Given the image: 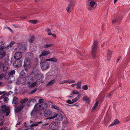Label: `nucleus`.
Returning a JSON list of instances; mask_svg holds the SVG:
<instances>
[{"instance_id": "1", "label": "nucleus", "mask_w": 130, "mask_h": 130, "mask_svg": "<svg viewBox=\"0 0 130 130\" xmlns=\"http://www.w3.org/2000/svg\"><path fill=\"white\" fill-rule=\"evenodd\" d=\"M10 107L4 105H2L0 110V114H2L4 113H6L5 116H8L10 114Z\"/></svg>"}, {"instance_id": "2", "label": "nucleus", "mask_w": 130, "mask_h": 130, "mask_svg": "<svg viewBox=\"0 0 130 130\" xmlns=\"http://www.w3.org/2000/svg\"><path fill=\"white\" fill-rule=\"evenodd\" d=\"M27 79H28L26 83L27 84L29 88H33L35 87L37 84V82H34V79L31 76L30 77L28 76L27 77Z\"/></svg>"}, {"instance_id": "3", "label": "nucleus", "mask_w": 130, "mask_h": 130, "mask_svg": "<svg viewBox=\"0 0 130 130\" xmlns=\"http://www.w3.org/2000/svg\"><path fill=\"white\" fill-rule=\"evenodd\" d=\"M47 61L45 60L44 62H40V67L42 70H46L49 67V64Z\"/></svg>"}, {"instance_id": "4", "label": "nucleus", "mask_w": 130, "mask_h": 130, "mask_svg": "<svg viewBox=\"0 0 130 130\" xmlns=\"http://www.w3.org/2000/svg\"><path fill=\"white\" fill-rule=\"evenodd\" d=\"M97 44V41H95L92 46V56L93 57H95V52L98 47Z\"/></svg>"}, {"instance_id": "5", "label": "nucleus", "mask_w": 130, "mask_h": 130, "mask_svg": "<svg viewBox=\"0 0 130 130\" xmlns=\"http://www.w3.org/2000/svg\"><path fill=\"white\" fill-rule=\"evenodd\" d=\"M22 61L20 59H17L13 63V66L16 68L20 67L22 65Z\"/></svg>"}, {"instance_id": "6", "label": "nucleus", "mask_w": 130, "mask_h": 130, "mask_svg": "<svg viewBox=\"0 0 130 130\" xmlns=\"http://www.w3.org/2000/svg\"><path fill=\"white\" fill-rule=\"evenodd\" d=\"M74 3L72 1H70V4L66 8V10L68 12L70 13L72 9H73L74 6Z\"/></svg>"}, {"instance_id": "7", "label": "nucleus", "mask_w": 130, "mask_h": 130, "mask_svg": "<svg viewBox=\"0 0 130 130\" xmlns=\"http://www.w3.org/2000/svg\"><path fill=\"white\" fill-rule=\"evenodd\" d=\"M18 48L19 50L21 51L23 53L25 52L27 49L26 46L25 45L21 44H18Z\"/></svg>"}, {"instance_id": "8", "label": "nucleus", "mask_w": 130, "mask_h": 130, "mask_svg": "<svg viewBox=\"0 0 130 130\" xmlns=\"http://www.w3.org/2000/svg\"><path fill=\"white\" fill-rule=\"evenodd\" d=\"M24 67H29L31 66L30 61L28 58L25 59L24 60Z\"/></svg>"}, {"instance_id": "9", "label": "nucleus", "mask_w": 130, "mask_h": 130, "mask_svg": "<svg viewBox=\"0 0 130 130\" xmlns=\"http://www.w3.org/2000/svg\"><path fill=\"white\" fill-rule=\"evenodd\" d=\"M22 56V52H16L15 54L14 58L16 59H21Z\"/></svg>"}, {"instance_id": "10", "label": "nucleus", "mask_w": 130, "mask_h": 130, "mask_svg": "<svg viewBox=\"0 0 130 130\" xmlns=\"http://www.w3.org/2000/svg\"><path fill=\"white\" fill-rule=\"evenodd\" d=\"M52 111L50 109H46L45 110L44 115L45 117H49L52 115Z\"/></svg>"}, {"instance_id": "11", "label": "nucleus", "mask_w": 130, "mask_h": 130, "mask_svg": "<svg viewBox=\"0 0 130 130\" xmlns=\"http://www.w3.org/2000/svg\"><path fill=\"white\" fill-rule=\"evenodd\" d=\"M50 53V52L48 51H46L43 52L42 53L39 55V58L41 60V61H42V60L43 59V57L42 56H46L49 54Z\"/></svg>"}, {"instance_id": "12", "label": "nucleus", "mask_w": 130, "mask_h": 130, "mask_svg": "<svg viewBox=\"0 0 130 130\" xmlns=\"http://www.w3.org/2000/svg\"><path fill=\"white\" fill-rule=\"evenodd\" d=\"M6 55V52L5 50L4 47H1L0 48V55H2L3 56H5Z\"/></svg>"}, {"instance_id": "13", "label": "nucleus", "mask_w": 130, "mask_h": 130, "mask_svg": "<svg viewBox=\"0 0 130 130\" xmlns=\"http://www.w3.org/2000/svg\"><path fill=\"white\" fill-rule=\"evenodd\" d=\"M42 123V122H37L33 124L30 125V127L29 128H28V130H34V128L31 127L32 126H37L38 125V124L40 123Z\"/></svg>"}, {"instance_id": "14", "label": "nucleus", "mask_w": 130, "mask_h": 130, "mask_svg": "<svg viewBox=\"0 0 130 130\" xmlns=\"http://www.w3.org/2000/svg\"><path fill=\"white\" fill-rule=\"evenodd\" d=\"M24 107V105H21L15 108V110L16 112L17 113L20 112L22 110Z\"/></svg>"}, {"instance_id": "15", "label": "nucleus", "mask_w": 130, "mask_h": 130, "mask_svg": "<svg viewBox=\"0 0 130 130\" xmlns=\"http://www.w3.org/2000/svg\"><path fill=\"white\" fill-rule=\"evenodd\" d=\"M4 78L5 79L7 80L10 79L12 78L8 73V71L6 72L4 74Z\"/></svg>"}, {"instance_id": "16", "label": "nucleus", "mask_w": 130, "mask_h": 130, "mask_svg": "<svg viewBox=\"0 0 130 130\" xmlns=\"http://www.w3.org/2000/svg\"><path fill=\"white\" fill-rule=\"evenodd\" d=\"M119 123V121L117 119H116L113 122L111 123L109 126L116 125L118 124Z\"/></svg>"}, {"instance_id": "17", "label": "nucleus", "mask_w": 130, "mask_h": 130, "mask_svg": "<svg viewBox=\"0 0 130 130\" xmlns=\"http://www.w3.org/2000/svg\"><path fill=\"white\" fill-rule=\"evenodd\" d=\"M8 73L10 75V76L13 79V80H14V77L13 76V75L15 74V71L14 70H13L10 71L9 72L8 71Z\"/></svg>"}, {"instance_id": "18", "label": "nucleus", "mask_w": 130, "mask_h": 130, "mask_svg": "<svg viewBox=\"0 0 130 130\" xmlns=\"http://www.w3.org/2000/svg\"><path fill=\"white\" fill-rule=\"evenodd\" d=\"M58 115V113L56 112H54L52 116L51 117H49L47 118V119H53L56 117Z\"/></svg>"}, {"instance_id": "19", "label": "nucleus", "mask_w": 130, "mask_h": 130, "mask_svg": "<svg viewBox=\"0 0 130 130\" xmlns=\"http://www.w3.org/2000/svg\"><path fill=\"white\" fill-rule=\"evenodd\" d=\"M28 74H26V72L24 70H23L21 72V75L20 77L21 78H23L25 76L27 75Z\"/></svg>"}, {"instance_id": "20", "label": "nucleus", "mask_w": 130, "mask_h": 130, "mask_svg": "<svg viewBox=\"0 0 130 130\" xmlns=\"http://www.w3.org/2000/svg\"><path fill=\"white\" fill-rule=\"evenodd\" d=\"M46 61H51L54 62H57L58 60L55 57H53L51 58L47 59H46Z\"/></svg>"}, {"instance_id": "21", "label": "nucleus", "mask_w": 130, "mask_h": 130, "mask_svg": "<svg viewBox=\"0 0 130 130\" xmlns=\"http://www.w3.org/2000/svg\"><path fill=\"white\" fill-rule=\"evenodd\" d=\"M82 82L81 81H80L78 82H77V83L76 84V85L77 86L76 87V88L77 89H80L81 88V85Z\"/></svg>"}, {"instance_id": "22", "label": "nucleus", "mask_w": 130, "mask_h": 130, "mask_svg": "<svg viewBox=\"0 0 130 130\" xmlns=\"http://www.w3.org/2000/svg\"><path fill=\"white\" fill-rule=\"evenodd\" d=\"M55 79H53L48 82L46 85L47 86H51L55 82Z\"/></svg>"}, {"instance_id": "23", "label": "nucleus", "mask_w": 130, "mask_h": 130, "mask_svg": "<svg viewBox=\"0 0 130 130\" xmlns=\"http://www.w3.org/2000/svg\"><path fill=\"white\" fill-rule=\"evenodd\" d=\"M81 95H78L77 97H76L74 99H72V101L74 103V102H76L80 98Z\"/></svg>"}, {"instance_id": "24", "label": "nucleus", "mask_w": 130, "mask_h": 130, "mask_svg": "<svg viewBox=\"0 0 130 130\" xmlns=\"http://www.w3.org/2000/svg\"><path fill=\"white\" fill-rule=\"evenodd\" d=\"M83 100L86 102H89L90 101L89 98H88L86 96H85L83 97Z\"/></svg>"}, {"instance_id": "25", "label": "nucleus", "mask_w": 130, "mask_h": 130, "mask_svg": "<svg viewBox=\"0 0 130 130\" xmlns=\"http://www.w3.org/2000/svg\"><path fill=\"white\" fill-rule=\"evenodd\" d=\"M112 54V52L110 51L109 50H108V52H107V58L108 60H109L110 59V57L109 56Z\"/></svg>"}, {"instance_id": "26", "label": "nucleus", "mask_w": 130, "mask_h": 130, "mask_svg": "<svg viewBox=\"0 0 130 130\" xmlns=\"http://www.w3.org/2000/svg\"><path fill=\"white\" fill-rule=\"evenodd\" d=\"M55 124L54 123H51L49 126V127L50 129H54L55 128Z\"/></svg>"}, {"instance_id": "27", "label": "nucleus", "mask_w": 130, "mask_h": 130, "mask_svg": "<svg viewBox=\"0 0 130 130\" xmlns=\"http://www.w3.org/2000/svg\"><path fill=\"white\" fill-rule=\"evenodd\" d=\"M37 105H38V103H36L34 107V109L35 110L37 111L40 109V108L37 106Z\"/></svg>"}, {"instance_id": "28", "label": "nucleus", "mask_w": 130, "mask_h": 130, "mask_svg": "<svg viewBox=\"0 0 130 130\" xmlns=\"http://www.w3.org/2000/svg\"><path fill=\"white\" fill-rule=\"evenodd\" d=\"M35 37L34 36H32L29 39V42L30 43L33 42L34 40Z\"/></svg>"}, {"instance_id": "29", "label": "nucleus", "mask_w": 130, "mask_h": 130, "mask_svg": "<svg viewBox=\"0 0 130 130\" xmlns=\"http://www.w3.org/2000/svg\"><path fill=\"white\" fill-rule=\"evenodd\" d=\"M37 111L35 110H32L31 113V116H35L37 114Z\"/></svg>"}, {"instance_id": "30", "label": "nucleus", "mask_w": 130, "mask_h": 130, "mask_svg": "<svg viewBox=\"0 0 130 130\" xmlns=\"http://www.w3.org/2000/svg\"><path fill=\"white\" fill-rule=\"evenodd\" d=\"M18 99L16 97H14L13 98L12 103L14 104H15L18 102Z\"/></svg>"}, {"instance_id": "31", "label": "nucleus", "mask_w": 130, "mask_h": 130, "mask_svg": "<svg viewBox=\"0 0 130 130\" xmlns=\"http://www.w3.org/2000/svg\"><path fill=\"white\" fill-rule=\"evenodd\" d=\"M90 5L92 7H93L94 6L95 3L94 0L90 1Z\"/></svg>"}, {"instance_id": "32", "label": "nucleus", "mask_w": 130, "mask_h": 130, "mask_svg": "<svg viewBox=\"0 0 130 130\" xmlns=\"http://www.w3.org/2000/svg\"><path fill=\"white\" fill-rule=\"evenodd\" d=\"M52 107L53 108L57 110H59L60 109V108L58 107L54 104L52 105Z\"/></svg>"}, {"instance_id": "33", "label": "nucleus", "mask_w": 130, "mask_h": 130, "mask_svg": "<svg viewBox=\"0 0 130 130\" xmlns=\"http://www.w3.org/2000/svg\"><path fill=\"white\" fill-rule=\"evenodd\" d=\"M52 45L53 44H46L43 47L44 48H47L52 46Z\"/></svg>"}, {"instance_id": "34", "label": "nucleus", "mask_w": 130, "mask_h": 130, "mask_svg": "<svg viewBox=\"0 0 130 130\" xmlns=\"http://www.w3.org/2000/svg\"><path fill=\"white\" fill-rule=\"evenodd\" d=\"M37 90V88H35L34 90H32L31 91L29 92V94H33L35 93Z\"/></svg>"}, {"instance_id": "35", "label": "nucleus", "mask_w": 130, "mask_h": 130, "mask_svg": "<svg viewBox=\"0 0 130 130\" xmlns=\"http://www.w3.org/2000/svg\"><path fill=\"white\" fill-rule=\"evenodd\" d=\"M28 100V99L26 98L24 99L21 100L20 101V103H25Z\"/></svg>"}, {"instance_id": "36", "label": "nucleus", "mask_w": 130, "mask_h": 130, "mask_svg": "<svg viewBox=\"0 0 130 130\" xmlns=\"http://www.w3.org/2000/svg\"><path fill=\"white\" fill-rule=\"evenodd\" d=\"M46 31L48 35L50 36L52 35L51 30L50 28H47L46 29Z\"/></svg>"}, {"instance_id": "37", "label": "nucleus", "mask_w": 130, "mask_h": 130, "mask_svg": "<svg viewBox=\"0 0 130 130\" xmlns=\"http://www.w3.org/2000/svg\"><path fill=\"white\" fill-rule=\"evenodd\" d=\"M75 80L70 79H68V84L74 83H75Z\"/></svg>"}, {"instance_id": "38", "label": "nucleus", "mask_w": 130, "mask_h": 130, "mask_svg": "<svg viewBox=\"0 0 130 130\" xmlns=\"http://www.w3.org/2000/svg\"><path fill=\"white\" fill-rule=\"evenodd\" d=\"M29 22L32 24H35L37 22V21L36 20H30Z\"/></svg>"}, {"instance_id": "39", "label": "nucleus", "mask_w": 130, "mask_h": 130, "mask_svg": "<svg viewBox=\"0 0 130 130\" xmlns=\"http://www.w3.org/2000/svg\"><path fill=\"white\" fill-rule=\"evenodd\" d=\"M2 67V68H3V69L4 71H5L6 70H7V68H5V67L3 66V64H0V69Z\"/></svg>"}, {"instance_id": "40", "label": "nucleus", "mask_w": 130, "mask_h": 130, "mask_svg": "<svg viewBox=\"0 0 130 130\" xmlns=\"http://www.w3.org/2000/svg\"><path fill=\"white\" fill-rule=\"evenodd\" d=\"M82 89L84 90H87L88 89L87 85H86L82 87Z\"/></svg>"}, {"instance_id": "41", "label": "nucleus", "mask_w": 130, "mask_h": 130, "mask_svg": "<svg viewBox=\"0 0 130 130\" xmlns=\"http://www.w3.org/2000/svg\"><path fill=\"white\" fill-rule=\"evenodd\" d=\"M79 93V92H77V91L75 90H73L72 91V93L74 94H78Z\"/></svg>"}, {"instance_id": "42", "label": "nucleus", "mask_w": 130, "mask_h": 130, "mask_svg": "<svg viewBox=\"0 0 130 130\" xmlns=\"http://www.w3.org/2000/svg\"><path fill=\"white\" fill-rule=\"evenodd\" d=\"M9 100L8 98L7 97H5L4 99V101L7 103Z\"/></svg>"}, {"instance_id": "43", "label": "nucleus", "mask_w": 130, "mask_h": 130, "mask_svg": "<svg viewBox=\"0 0 130 130\" xmlns=\"http://www.w3.org/2000/svg\"><path fill=\"white\" fill-rule=\"evenodd\" d=\"M4 77V75L3 73H2L0 75V80L2 79V78Z\"/></svg>"}, {"instance_id": "44", "label": "nucleus", "mask_w": 130, "mask_h": 130, "mask_svg": "<svg viewBox=\"0 0 130 130\" xmlns=\"http://www.w3.org/2000/svg\"><path fill=\"white\" fill-rule=\"evenodd\" d=\"M66 102L70 104L73 103V102L72 100L71 101V100H68Z\"/></svg>"}, {"instance_id": "45", "label": "nucleus", "mask_w": 130, "mask_h": 130, "mask_svg": "<svg viewBox=\"0 0 130 130\" xmlns=\"http://www.w3.org/2000/svg\"><path fill=\"white\" fill-rule=\"evenodd\" d=\"M44 101V100L43 99H40L39 100V102L40 103H43Z\"/></svg>"}, {"instance_id": "46", "label": "nucleus", "mask_w": 130, "mask_h": 130, "mask_svg": "<svg viewBox=\"0 0 130 130\" xmlns=\"http://www.w3.org/2000/svg\"><path fill=\"white\" fill-rule=\"evenodd\" d=\"M7 127L6 126L2 127L0 129V130H6Z\"/></svg>"}, {"instance_id": "47", "label": "nucleus", "mask_w": 130, "mask_h": 130, "mask_svg": "<svg viewBox=\"0 0 130 130\" xmlns=\"http://www.w3.org/2000/svg\"><path fill=\"white\" fill-rule=\"evenodd\" d=\"M99 103V102L98 101H96L95 103V104L94 105V106L95 107H96L97 106H98V104Z\"/></svg>"}, {"instance_id": "48", "label": "nucleus", "mask_w": 130, "mask_h": 130, "mask_svg": "<svg viewBox=\"0 0 130 130\" xmlns=\"http://www.w3.org/2000/svg\"><path fill=\"white\" fill-rule=\"evenodd\" d=\"M25 67H24V70L25 72H26V74H28V71L27 69L26 68H25Z\"/></svg>"}, {"instance_id": "49", "label": "nucleus", "mask_w": 130, "mask_h": 130, "mask_svg": "<svg viewBox=\"0 0 130 130\" xmlns=\"http://www.w3.org/2000/svg\"><path fill=\"white\" fill-rule=\"evenodd\" d=\"M42 105L41 104H40V103L39 104V103H38V105H37V106L38 107H39L40 108V109L41 107L42 106Z\"/></svg>"}, {"instance_id": "50", "label": "nucleus", "mask_w": 130, "mask_h": 130, "mask_svg": "<svg viewBox=\"0 0 130 130\" xmlns=\"http://www.w3.org/2000/svg\"><path fill=\"white\" fill-rule=\"evenodd\" d=\"M96 108L95 107H94L93 106V107H92V111H94L95 109Z\"/></svg>"}, {"instance_id": "51", "label": "nucleus", "mask_w": 130, "mask_h": 130, "mask_svg": "<svg viewBox=\"0 0 130 130\" xmlns=\"http://www.w3.org/2000/svg\"><path fill=\"white\" fill-rule=\"evenodd\" d=\"M64 80L62 81H61L60 82H59V84H64Z\"/></svg>"}, {"instance_id": "52", "label": "nucleus", "mask_w": 130, "mask_h": 130, "mask_svg": "<svg viewBox=\"0 0 130 130\" xmlns=\"http://www.w3.org/2000/svg\"><path fill=\"white\" fill-rule=\"evenodd\" d=\"M51 34L52 35H51L54 38H55V39H56V36L55 34Z\"/></svg>"}, {"instance_id": "53", "label": "nucleus", "mask_w": 130, "mask_h": 130, "mask_svg": "<svg viewBox=\"0 0 130 130\" xmlns=\"http://www.w3.org/2000/svg\"><path fill=\"white\" fill-rule=\"evenodd\" d=\"M38 76V77H39V76L41 77V79H42V78H43V75L42 74H41L40 75H39Z\"/></svg>"}, {"instance_id": "54", "label": "nucleus", "mask_w": 130, "mask_h": 130, "mask_svg": "<svg viewBox=\"0 0 130 130\" xmlns=\"http://www.w3.org/2000/svg\"><path fill=\"white\" fill-rule=\"evenodd\" d=\"M32 101L33 102V103H35L36 102V101L35 99H32Z\"/></svg>"}, {"instance_id": "55", "label": "nucleus", "mask_w": 130, "mask_h": 130, "mask_svg": "<svg viewBox=\"0 0 130 130\" xmlns=\"http://www.w3.org/2000/svg\"><path fill=\"white\" fill-rule=\"evenodd\" d=\"M13 92L10 91L8 93V95L11 94Z\"/></svg>"}, {"instance_id": "56", "label": "nucleus", "mask_w": 130, "mask_h": 130, "mask_svg": "<svg viewBox=\"0 0 130 130\" xmlns=\"http://www.w3.org/2000/svg\"><path fill=\"white\" fill-rule=\"evenodd\" d=\"M4 122L3 121H2L0 123V126H2Z\"/></svg>"}, {"instance_id": "57", "label": "nucleus", "mask_w": 130, "mask_h": 130, "mask_svg": "<svg viewBox=\"0 0 130 130\" xmlns=\"http://www.w3.org/2000/svg\"><path fill=\"white\" fill-rule=\"evenodd\" d=\"M120 58H121L120 57H119L117 59V62H118L119 61V60L120 59Z\"/></svg>"}, {"instance_id": "58", "label": "nucleus", "mask_w": 130, "mask_h": 130, "mask_svg": "<svg viewBox=\"0 0 130 130\" xmlns=\"http://www.w3.org/2000/svg\"><path fill=\"white\" fill-rule=\"evenodd\" d=\"M76 84H72L71 85V86L72 87H73L75 86L76 85Z\"/></svg>"}, {"instance_id": "59", "label": "nucleus", "mask_w": 130, "mask_h": 130, "mask_svg": "<svg viewBox=\"0 0 130 130\" xmlns=\"http://www.w3.org/2000/svg\"><path fill=\"white\" fill-rule=\"evenodd\" d=\"M64 83H68V79L67 80H64Z\"/></svg>"}, {"instance_id": "60", "label": "nucleus", "mask_w": 130, "mask_h": 130, "mask_svg": "<svg viewBox=\"0 0 130 130\" xmlns=\"http://www.w3.org/2000/svg\"><path fill=\"white\" fill-rule=\"evenodd\" d=\"M7 28L10 30V31L11 32H13L12 30L9 27H7Z\"/></svg>"}, {"instance_id": "61", "label": "nucleus", "mask_w": 130, "mask_h": 130, "mask_svg": "<svg viewBox=\"0 0 130 130\" xmlns=\"http://www.w3.org/2000/svg\"><path fill=\"white\" fill-rule=\"evenodd\" d=\"M87 8H88V10H90L91 9V8L90 7V6H88L87 7Z\"/></svg>"}, {"instance_id": "62", "label": "nucleus", "mask_w": 130, "mask_h": 130, "mask_svg": "<svg viewBox=\"0 0 130 130\" xmlns=\"http://www.w3.org/2000/svg\"><path fill=\"white\" fill-rule=\"evenodd\" d=\"M30 104V103L29 101L27 103V105L28 106H29Z\"/></svg>"}, {"instance_id": "63", "label": "nucleus", "mask_w": 130, "mask_h": 130, "mask_svg": "<svg viewBox=\"0 0 130 130\" xmlns=\"http://www.w3.org/2000/svg\"><path fill=\"white\" fill-rule=\"evenodd\" d=\"M116 20H114L113 21H112V23H115L116 22Z\"/></svg>"}, {"instance_id": "64", "label": "nucleus", "mask_w": 130, "mask_h": 130, "mask_svg": "<svg viewBox=\"0 0 130 130\" xmlns=\"http://www.w3.org/2000/svg\"><path fill=\"white\" fill-rule=\"evenodd\" d=\"M112 94V93L111 92L109 93L108 94V96L109 97V96H110Z\"/></svg>"}]
</instances>
